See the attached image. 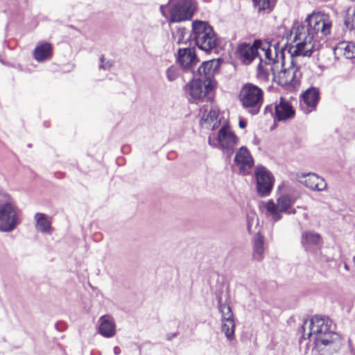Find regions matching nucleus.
Instances as JSON below:
<instances>
[{"instance_id": "f257e3e1", "label": "nucleus", "mask_w": 355, "mask_h": 355, "mask_svg": "<svg viewBox=\"0 0 355 355\" xmlns=\"http://www.w3.org/2000/svg\"><path fill=\"white\" fill-rule=\"evenodd\" d=\"M331 22L319 15H309L303 23L293 24L287 37L291 41L288 47L291 58L311 57L315 50L314 36L319 33L328 35L331 33Z\"/></svg>"}, {"instance_id": "f03ea898", "label": "nucleus", "mask_w": 355, "mask_h": 355, "mask_svg": "<svg viewBox=\"0 0 355 355\" xmlns=\"http://www.w3.org/2000/svg\"><path fill=\"white\" fill-rule=\"evenodd\" d=\"M306 322L302 327V336L313 342V351L321 355H331L338 349L340 338L332 329V321L329 318L313 316L308 323V332L306 334Z\"/></svg>"}, {"instance_id": "7ed1b4c3", "label": "nucleus", "mask_w": 355, "mask_h": 355, "mask_svg": "<svg viewBox=\"0 0 355 355\" xmlns=\"http://www.w3.org/2000/svg\"><path fill=\"white\" fill-rule=\"evenodd\" d=\"M278 44H271L268 42L255 40L252 44L243 42L237 46L236 54L244 64H250L256 58L259 59L258 71L265 76H269L268 64H271L273 59L278 58L277 50Z\"/></svg>"}, {"instance_id": "20e7f679", "label": "nucleus", "mask_w": 355, "mask_h": 355, "mask_svg": "<svg viewBox=\"0 0 355 355\" xmlns=\"http://www.w3.org/2000/svg\"><path fill=\"white\" fill-rule=\"evenodd\" d=\"M277 54L278 58L273 59L271 64L267 65L269 73H272L274 80L277 82L279 85L295 87L299 83L301 73L299 67L294 63V58H291V65L288 68H284L283 49L278 48Z\"/></svg>"}, {"instance_id": "39448f33", "label": "nucleus", "mask_w": 355, "mask_h": 355, "mask_svg": "<svg viewBox=\"0 0 355 355\" xmlns=\"http://www.w3.org/2000/svg\"><path fill=\"white\" fill-rule=\"evenodd\" d=\"M191 37L198 48L205 52L214 49L218 43V39L212 27L206 21H194L192 24Z\"/></svg>"}, {"instance_id": "423d86ee", "label": "nucleus", "mask_w": 355, "mask_h": 355, "mask_svg": "<svg viewBox=\"0 0 355 355\" xmlns=\"http://www.w3.org/2000/svg\"><path fill=\"white\" fill-rule=\"evenodd\" d=\"M239 101L248 113L256 115L259 112L263 102V92L255 85L246 83L240 91Z\"/></svg>"}, {"instance_id": "0eeeda50", "label": "nucleus", "mask_w": 355, "mask_h": 355, "mask_svg": "<svg viewBox=\"0 0 355 355\" xmlns=\"http://www.w3.org/2000/svg\"><path fill=\"white\" fill-rule=\"evenodd\" d=\"M239 141V139L227 125H223L216 136L213 134L208 138V143L211 146L221 150L228 157L233 154Z\"/></svg>"}, {"instance_id": "6e6552de", "label": "nucleus", "mask_w": 355, "mask_h": 355, "mask_svg": "<svg viewBox=\"0 0 355 355\" xmlns=\"http://www.w3.org/2000/svg\"><path fill=\"white\" fill-rule=\"evenodd\" d=\"M295 202V198L288 193L281 194L277 198V203L273 200H268L265 208L274 221H278L282 218L281 212L287 214H295V209L292 206Z\"/></svg>"}, {"instance_id": "1a4fd4ad", "label": "nucleus", "mask_w": 355, "mask_h": 355, "mask_svg": "<svg viewBox=\"0 0 355 355\" xmlns=\"http://www.w3.org/2000/svg\"><path fill=\"white\" fill-rule=\"evenodd\" d=\"M214 87L211 83H207L195 78V79L187 85L185 92L193 100H199L211 103L213 98L211 92Z\"/></svg>"}, {"instance_id": "9d476101", "label": "nucleus", "mask_w": 355, "mask_h": 355, "mask_svg": "<svg viewBox=\"0 0 355 355\" xmlns=\"http://www.w3.org/2000/svg\"><path fill=\"white\" fill-rule=\"evenodd\" d=\"M196 9L193 0H178L171 9L170 21L180 22L190 19Z\"/></svg>"}, {"instance_id": "9b49d317", "label": "nucleus", "mask_w": 355, "mask_h": 355, "mask_svg": "<svg viewBox=\"0 0 355 355\" xmlns=\"http://www.w3.org/2000/svg\"><path fill=\"white\" fill-rule=\"evenodd\" d=\"M257 182V191L259 196L265 197L270 193L275 182V178L270 171L265 166L258 165L254 170Z\"/></svg>"}, {"instance_id": "f8f14e48", "label": "nucleus", "mask_w": 355, "mask_h": 355, "mask_svg": "<svg viewBox=\"0 0 355 355\" xmlns=\"http://www.w3.org/2000/svg\"><path fill=\"white\" fill-rule=\"evenodd\" d=\"M19 223L16 210L9 202L0 207V231L10 232Z\"/></svg>"}, {"instance_id": "ddd939ff", "label": "nucleus", "mask_w": 355, "mask_h": 355, "mask_svg": "<svg viewBox=\"0 0 355 355\" xmlns=\"http://www.w3.org/2000/svg\"><path fill=\"white\" fill-rule=\"evenodd\" d=\"M234 162L239 173L243 176L250 174L254 164L250 150L245 146H241L236 151Z\"/></svg>"}, {"instance_id": "4468645a", "label": "nucleus", "mask_w": 355, "mask_h": 355, "mask_svg": "<svg viewBox=\"0 0 355 355\" xmlns=\"http://www.w3.org/2000/svg\"><path fill=\"white\" fill-rule=\"evenodd\" d=\"M220 62L217 60L204 62L198 69L194 77L214 87V76L217 73Z\"/></svg>"}, {"instance_id": "2eb2a0df", "label": "nucleus", "mask_w": 355, "mask_h": 355, "mask_svg": "<svg viewBox=\"0 0 355 355\" xmlns=\"http://www.w3.org/2000/svg\"><path fill=\"white\" fill-rule=\"evenodd\" d=\"M319 99V89L316 87H311L302 95L300 106L304 110L306 113H309L315 110Z\"/></svg>"}, {"instance_id": "dca6fc26", "label": "nucleus", "mask_w": 355, "mask_h": 355, "mask_svg": "<svg viewBox=\"0 0 355 355\" xmlns=\"http://www.w3.org/2000/svg\"><path fill=\"white\" fill-rule=\"evenodd\" d=\"M178 61L185 70L193 71V66L198 62L195 51L191 48H184L178 50Z\"/></svg>"}, {"instance_id": "f3484780", "label": "nucleus", "mask_w": 355, "mask_h": 355, "mask_svg": "<svg viewBox=\"0 0 355 355\" xmlns=\"http://www.w3.org/2000/svg\"><path fill=\"white\" fill-rule=\"evenodd\" d=\"M295 111L291 104L283 98L275 106V120L281 121L291 119L294 116Z\"/></svg>"}, {"instance_id": "a211bd4d", "label": "nucleus", "mask_w": 355, "mask_h": 355, "mask_svg": "<svg viewBox=\"0 0 355 355\" xmlns=\"http://www.w3.org/2000/svg\"><path fill=\"white\" fill-rule=\"evenodd\" d=\"M98 332L105 338H112L116 334V324L114 319L107 315L101 316L98 321Z\"/></svg>"}, {"instance_id": "6ab92c4d", "label": "nucleus", "mask_w": 355, "mask_h": 355, "mask_svg": "<svg viewBox=\"0 0 355 355\" xmlns=\"http://www.w3.org/2000/svg\"><path fill=\"white\" fill-rule=\"evenodd\" d=\"M301 243L306 251H313L320 245L322 239L318 233L305 231L302 234Z\"/></svg>"}, {"instance_id": "aec40b11", "label": "nucleus", "mask_w": 355, "mask_h": 355, "mask_svg": "<svg viewBox=\"0 0 355 355\" xmlns=\"http://www.w3.org/2000/svg\"><path fill=\"white\" fill-rule=\"evenodd\" d=\"M200 112L202 113L201 123L205 124L207 128H216L219 123L218 121V110L216 107L212 105L209 108L202 107Z\"/></svg>"}, {"instance_id": "412c9836", "label": "nucleus", "mask_w": 355, "mask_h": 355, "mask_svg": "<svg viewBox=\"0 0 355 355\" xmlns=\"http://www.w3.org/2000/svg\"><path fill=\"white\" fill-rule=\"evenodd\" d=\"M302 182L309 189L317 191H322L327 189V183L324 180L315 173H309L303 176Z\"/></svg>"}, {"instance_id": "4be33fe9", "label": "nucleus", "mask_w": 355, "mask_h": 355, "mask_svg": "<svg viewBox=\"0 0 355 355\" xmlns=\"http://www.w3.org/2000/svg\"><path fill=\"white\" fill-rule=\"evenodd\" d=\"M51 46L49 43L38 45L34 50V57L37 61H43L51 55Z\"/></svg>"}, {"instance_id": "5701e85b", "label": "nucleus", "mask_w": 355, "mask_h": 355, "mask_svg": "<svg viewBox=\"0 0 355 355\" xmlns=\"http://www.w3.org/2000/svg\"><path fill=\"white\" fill-rule=\"evenodd\" d=\"M36 228L43 233H47L51 230V222L44 214L37 213L35 215Z\"/></svg>"}, {"instance_id": "b1692460", "label": "nucleus", "mask_w": 355, "mask_h": 355, "mask_svg": "<svg viewBox=\"0 0 355 355\" xmlns=\"http://www.w3.org/2000/svg\"><path fill=\"white\" fill-rule=\"evenodd\" d=\"M275 1V0H252L254 7L259 13L265 11L270 12L273 8Z\"/></svg>"}, {"instance_id": "393cba45", "label": "nucleus", "mask_w": 355, "mask_h": 355, "mask_svg": "<svg viewBox=\"0 0 355 355\" xmlns=\"http://www.w3.org/2000/svg\"><path fill=\"white\" fill-rule=\"evenodd\" d=\"M222 331L230 340L234 337L235 322L234 320L222 321Z\"/></svg>"}, {"instance_id": "a878e982", "label": "nucleus", "mask_w": 355, "mask_h": 355, "mask_svg": "<svg viewBox=\"0 0 355 355\" xmlns=\"http://www.w3.org/2000/svg\"><path fill=\"white\" fill-rule=\"evenodd\" d=\"M344 25L349 31H355V7L347 9L344 19Z\"/></svg>"}, {"instance_id": "bb28decb", "label": "nucleus", "mask_w": 355, "mask_h": 355, "mask_svg": "<svg viewBox=\"0 0 355 355\" xmlns=\"http://www.w3.org/2000/svg\"><path fill=\"white\" fill-rule=\"evenodd\" d=\"M263 253V239L260 235H257L254 239V254L255 259L260 260Z\"/></svg>"}, {"instance_id": "cd10ccee", "label": "nucleus", "mask_w": 355, "mask_h": 355, "mask_svg": "<svg viewBox=\"0 0 355 355\" xmlns=\"http://www.w3.org/2000/svg\"><path fill=\"white\" fill-rule=\"evenodd\" d=\"M344 50V55L347 59H353L355 58V43L350 42L347 44L345 47H343Z\"/></svg>"}, {"instance_id": "c85d7f7f", "label": "nucleus", "mask_w": 355, "mask_h": 355, "mask_svg": "<svg viewBox=\"0 0 355 355\" xmlns=\"http://www.w3.org/2000/svg\"><path fill=\"white\" fill-rule=\"evenodd\" d=\"M180 74V71L178 67L175 66H171L168 67L166 71V75L167 79L172 82L177 79Z\"/></svg>"}, {"instance_id": "c756f323", "label": "nucleus", "mask_w": 355, "mask_h": 355, "mask_svg": "<svg viewBox=\"0 0 355 355\" xmlns=\"http://www.w3.org/2000/svg\"><path fill=\"white\" fill-rule=\"evenodd\" d=\"M185 35H187V30L184 28H178L173 33V37L177 40L178 44H181L184 42Z\"/></svg>"}, {"instance_id": "7c9ffc66", "label": "nucleus", "mask_w": 355, "mask_h": 355, "mask_svg": "<svg viewBox=\"0 0 355 355\" xmlns=\"http://www.w3.org/2000/svg\"><path fill=\"white\" fill-rule=\"evenodd\" d=\"M218 309H219V311L221 314V315H224V314H227L230 312H232V309L230 306L229 304H223L221 302V300L220 298H218Z\"/></svg>"}, {"instance_id": "2f4dec72", "label": "nucleus", "mask_w": 355, "mask_h": 355, "mask_svg": "<svg viewBox=\"0 0 355 355\" xmlns=\"http://www.w3.org/2000/svg\"><path fill=\"white\" fill-rule=\"evenodd\" d=\"M100 62H101V64L99 65V69H109L112 65V62L110 61H106L105 62V58L103 55H101V58H100Z\"/></svg>"}, {"instance_id": "473e14b6", "label": "nucleus", "mask_w": 355, "mask_h": 355, "mask_svg": "<svg viewBox=\"0 0 355 355\" xmlns=\"http://www.w3.org/2000/svg\"><path fill=\"white\" fill-rule=\"evenodd\" d=\"M222 321L234 320L232 311L221 315Z\"/></svg>"}, {"instance_id": "72a5a7b5", "label": "nucleus", "mask_w": 355, "mask_h": 355, "mask_svg": "<svg viewBox=\"0 0 355 355\" xmlns=\"http://www.w3.org/2000/svg\"><path fill=\"white\" fill-rule=\"evenodd\" d=\"M247 125V122L244 119H240L239 122V126L241 128H245Z\"/></svg>"}, {"instance_id": "f704fd0d", "label": "nucleus", "mask_w": 355, "mask_h": 355, "mask_svg": "<svg viewBox=\"0 0 355 355\" xmlns=\"http://www.w3.org/2000/svg\"><path fill=\"white\" fill-rule=\"evenodd\" d=\"M114 353L115 355H119L121 353V349L119 347H114Z\"/></svg>"}, {"instance_id": "c9c22d12", "label": "nucleus", "mask_w": 355, "mask_h": 355, "mask_svg": "<svg viewBox=\"0 0 355 355\" xmlns=\"http://www.w3.org/2000/svg\"><path fill=\"white\" fill-rule=\"evenodd\" d=\"M160 11H161V13L163 16H166L165 15V12H164V6H160Z\"/></svg>"}, {"instance_id": "e433bc0d", "label": "nucleus", "mask_w": 355, "mask_h": 355, "mask_svg": "<svg viewBox=\"0 0 355 355\" xmlns=\"http://www.w3.org/2000/svg\"><path fill=\"white\" fill-rule=\"evenodd\" d=\"M250 228H251V225L250 224L248 223V230L249 232H250Z\"/></svg>"}, {"instance_id": "4c0bfd02", "label": "nucleus", "mask_w": 355, "mask_h": 355, "mask_svg": "<svg viewBox=\"0 0 355 355\" xmlns=\"http://www.w3.org/2000/svg\"><path fill=\"white\" fill-rule=\"evenodd\" d=\"M344 267H345V270H348L349 268H348V266L347 263H345Z\"/></svg>"}]
</instances>
